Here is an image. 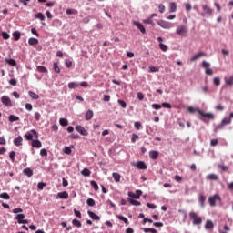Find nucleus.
I'll return each instance as SVG.
<instances>
[{
    "mask_svg": "<svg viewBox=\"0 0 233 233\" xmlns=\"http://www.w3.org/2000/svg\"><path fill=\"white\" fill-rule=\"evenodd\" d=\"M162 106L163 108H169V109L172 108V105L168 102L162 103Z\"/></svg>",
    "mask_w": 233,
    "mask_h": 233,
    "instance_id": "obj_58",
    "label": "nucleus"
},
{
    "mask_svg": "<svg viewBox=\"0 0 233 233\" xmlns=\"http://www.w3.org/2000/svg\"><path fill=\"white\" fill-rule=\"evenodd\" d=\"M177 10V5H176V3L171 2V3L169 4V12H170V13H174V12H176Z\"/></svg>",
    "mask_w": 233,
    "mask_h": 233,
    "instance_id": "obj_25",
    "label": "nucleus"
},
{
    "mask_svg": "<svg viewBox=\"0 0 233 233\" xmlns=\"http://www.w3.org/2000/svg\"><path fill=\"white\" fill-rule=\"evenodd\" d=\"M152 108H154L155 110H161L162 105H159V104H152Z\"/></svg>",
    "mask_w": 233,
    "mask_h": 233,
    "instance_id": "obj_59",
    "label": "nucleus"
},
{
    "mask_svg": "<svg viewBox=\"0 0 233 233\" xmlns=\"http://www.w3.org/2000/svg\"><path fill=\"white\" fill-rule=\"evenodd\" d=\"M59 123L62 127H68V120L66 118H60Z\"/></svg>",
    "mask_w": 233,
    "mask_h": 233,
    "instance_id": "obj_44",
    "label": "nucleus"
},
{
    "mask_svg": "<svg viewBox=\"0 0 233 233\" xmlns=\"http://www.w3.org/2000/svg\"><path fill=\"white\" fill-rule=\"evenodd\" d=\"M86 121H90V119H92V117H94V111L92 110H88L86 113Z\"/></svg>",
    "mask_w": 233,
    "mask_h": 233,
    "instance_id": "obj_24",
    "label": "nucleus"
},
{
    "mask_svg": "<svg viewBox=\"0 0 233 233\" xmlns=\"http://www.w3.org/2000/svg\"><path fill=\"white\" fill-rule=\"evenodd\" d=\"M224 81H225V83H226V85L228 86H233V76H229V77H225L224 78Z\"/></svg>",
    "mask_w": 233,
    "mask_h": 233,
    "instance_id": "obj_22",
    "label": "nucleus"
},
{
    "mask_svg": "<svg viewBox=\"0 0 233 233\" xmlns=\"http://www.w3.org/2000/svg\"><path fill=\"white\" fill-rule=\"evenodd\" d=\"M79 86V84H77V82H70L68 84V88H70L71 90L74 88H77Z\"/></svg>",
    "mask_w": 233,
    "mask_h": 233,
    "instance_id": "obj_40",
    "label": "nucleus"
},
{
    "mask_svg": "<svg viewBox=\"0 0 233 233\" xmlns=\"http://www.w3.org/2000/svg\"><path fill=\"white\" fill-rule=\"evenodd\" d=\"M149 157L151 159H157V157H159V152L156 151V150H152L149 152Z\"/></svg>",
    "mask_w": 233,
    "mask_h": 233,
    "instance_id": "obj_19",
    "label": "nucleus"
},
{
    "mask_svg": "<svg viewBox=\"0 0 233 233\" xmlns=\"http://www.w3.org/2000/svg\"><path fill=\"white\" fill-rule=\"evenodd\" d=\"M65 65L66 68H72V62L70 61V59L66 60Z\"/></svg>",
    "mask_w": 233,
    "mask_h": 233,
    "instance_id": "obj_62",
    "label": "nucleus"
},
{
    "mask_svg": "<svg viewBox=\"0 0 233 233\" xmlns=\"http://www.w3.org/2000/svg\"><path fill=\"white\" fill-rule=\"evenodd\" d=\"M5 61L7 63V65H10V66H15L17 65V62H15V60L12 58H5Z\"/></svg>",
    "mask_w": 233,
    "mask_h": 233,
    "instance_id": "obj_29",
    "label": "nucleus"
},
{
    "mask_svg": "<svg viewBox=\"0 0 233 233\" xmlns=\"http://www.w3.org/2000/svg\"><path fill=\"white\" fill-rule=\"evenodd\" d=\"M81 174H82V176L88 177V176H90V174H92V172L88 168H84L81 171Z\"/></svg>",
    "mask_w": 233,
    "mask_h": 233,
    "instance_id": "obj_39",
    "label": "nucleus"
},
{
    "mask_svg": "<svg viewBox=\"0 0 233 233\" xmlns=\"http://www.w3.org/2000/svg\"><path fill=\"white\" fill-rule=\"evenodd\" d=\"M9 157H10V159H11V161H15V151H11L10 153H9Z\"/></svg>",
    "mask_w": 233,
    "mask_h": 233,
    "instance_id": "obj_57",
    "label": "nucleus"
},
{
    "mask_svg": "<svg viewBox=\"0 0 233 233\" xmlns=\"http://www.w3.org/2000/svg\"><path fill=\"white\" fill-rule=\"evenodd\" d=\"M159 48H160V50H162V52H167L168 51V46H167L163 43H159Z\"/></svg>",
    "mask_w": 233,
    "mask_h": 233,
    "instance_id": "obj_42",
    "label": "nucleus"
},
{
    "mask_svg": "<svg viewBox=\"0 0 233 233\" xmlns=\"http://www.w3.org/2000/svg\"><path fill=\"white\" fill-rule=\"evenodd\" d=\"M202 67L205 69V71L207 72V70L210 69V63L207 62V61H203L202 62Z\"/></svg>",
    "mask_w": 233,
    "mask_h": 233,
    "instance_id": "obj_41",
    "label": "nucleus"
},
{
    "mask_svg": "<svg viewBox=\"0 0 233 233\" xmlns=\"http://www.w3.org/2000/svg\"><path fill=\"white\" fill-rule=\"evenodd\" d=\"M64 153L69 156L70 154H72V148H70V147H66L64 148Z\"/></svg>",
    "mask_w": 233,
    "mask_h": 233,
    "instance_id": "obj_56",
    "label": "nucleus"
},
{
    "mask_svg": "<svg viewBox=\"0 0 233 233\" xmlns=\"http://www.w3.org/2000/svg\"><path fill=\"white\" fill-rule=\"evenodd\" d=\"M189 218L192 219L193 225H201V223H203V218L198 216V213L196 212H190Z\"/></svg>",
    "mask_w": 233,
    "mask_h": 233,
    "instance_id": "obj_3",
    "label": "nucleus"
},
{
    "mask_svg": "<svg viewBox=\"0 0 233 233\" xmlns=\"http://www.w3.org/2000/svg\"><path fill=\"white\" fill-rule=\"evenodd\" d=\"M158 10H159L160 14L165 13V10H166L165 5H164L163 4H160V5H158Z\"/></svg>",
    "mask_w": 233,
    "mask_h": 233,
    "instance_id": "obj_60",
    "label": "nucleus"
},
{
    "mask_svg": "<svg viewBox=\"0 0 233 233\" xmlns=\"http://www.w3.org/2000/svg\"><path fill=\"white\" fill-rule=\"evenodd\" d=\"M202 17H205L207 15H209V17H212L214 15V9L208 6V5H202Z\"/></svg>",
    "mask_w": 233,
    "mask_h": 233,
    "instance_id": "obj_1",
    "label": "nucleus"
},
{
    "mask_svg": "<svg viewBox=\"0 0 233 233\" xmlns=\"http://www.w3.org/2000/svg\"><path fill=\"white\" fill-rule=\"evenodd\" d=\"M24 174L25 176H27V177H32V176H34V171L27 167L24 169Z\"/></svg>",
    "mask_w": 233,
    "mask_h": 233,
    "instance_id": "obj_26",
    "label": "nucleus"
},
{
    "mask_svg": "<svg viewBox=\"0 0 233 233\" xmlns=\"http://www.w3.org/2000/svg\"><path fill=\"white\" fill-rule=\"evenodd\" d=\"M201 109L194 107V106H189L187 108V111L189 112V114H196V112H198V114H199Z\"/></svg>",
    "mask_w": 233,
    "mask_h": 233,
    "instance_id": "obj_28",
    "label": "nucleus"
},
{
    "mask_svg": "<svg viewBox=\"0 0 233 233\" xmlns=\"http://www.w3.org/2000/svg\"><path fill=\"white\" fill-rule=\"evenodd\" d=\"M45 187H46V183H44V182H40L37 185L38 190H43V188H45Z\"/></svg>",
    "mask_w": 233,
    "mask_h": 233,
    "instance_id": "obj_54",
    "label": "nucleus"
},
{
    "mask_svg": "<svg viewBox=\"0 0 233 233\" xmlns=\"http://www.w3.org/2000/svg\"><path fill=\"white\" fill-rule=\"evenodd\" d=\"M53 69L55 70V72L56 74H60L61 73V68H59V64H57V62H55L53 64Z\"/></svg>",
    "mask_w": 233,
    "mask_h": 233,
    "instance_id": "obj_34",
    "label": "nucleus"
},
{
    "mask_svg": "<svg viewBox=\"0 0 233 233\" xmlns=\"http://www.w3.org/2000/svg\"><path fill=\"white\" fill-rule=\"evenodd\" d=\"M219 143V140H218V139H212L211 141H210V145H211V147H217V145Z\"/></svg>",
    "mask_w": 233,
    "mask_h": 233,
    "instance_id": "obj_63",
    "label": "nucleus"
},
{
    "mask_svg": "<svg viewBox=\"0 0 233 233\" xmlns=\"http://www.w3.org/2000/svg\"><path fill=\"white\" fill-rule=\"evenodd\" d=\"M36 70H37V72H40V74H47L48 73V69H46V67H45L43 66H37Z\"/></svg>",
    "mask_w": 233,
    "mask_h": 233,
    "instance_id": "obj_23",
    "label": "nucleus"
},
{
    "mask_svg": "<svg viewBox=\"0 0 233 233\" xmlns=\"http://www.w3.org/2000/svg\"><path fill=\"white\" fill-rule=\"evenodd\" d=\"M76 130L81 134V136H88V131L85 129L82 126H76Z\"/></svg>",
    "mask_w": 233,
    "mask_h": 233,
    "instance_id": "obj_15",
    "label": "nucleus"
},
{
    "mask_svg": "<svg viewBox=\"0 0 233 233\" xmlns=\"http://www.w3.org/2000/svg\"><path fill=\"white\" fill-rule=\"evenodd\" d=\"M86 203H87L88 207H94L96 205V201L93 198H88L86 200Z\"/></svg>",
    "mask_w": 233,
    "mask_h": 233,
    "instance_id": "obj_50",
    "label": "nucleus"
},
{
    "mask_svg": "<svg viewBox=\"0 0 233 233\" xmlns=\"http://www.w3.org/2000/svg\"><path fill=\"white\" fill-rule=\"evenodd\" d=\"M205 228L206 230H212L214 228V222L212 220H207Z\"/></svg>",
    "mask_w": 233,
    "mask_h": 233,
    "instance_id": "obj_20",
    "label": "nucleus"
},
{
    "mask_svg": "<svg viewBox=\"0 0 233 233\" xmlns=\"http://www.w3.org/2000/svg\"><path fill=\"white\" fill-rule=\"evenodd\" d=\"M87 214L91 219H95L96 221H99V219H101V217L94 213V211H87Z\"/></svg>",
    "mask_w": 233,
    "mask_h": 233,
    "instance_id": "obj_16",
    "label": "nucleus"
},
{
    "mask_svg": "<svg viewBox=\"0 0 233 233\" xmlns=\"http://www.w3.org/2000/svg\"><path fill=\"white\" fill-rule=\"evenodd\" d=\"M144 23H146V25H151L152 26H156V23H154V20L151 17L144 20Z\"/></svg>",
    "mask_w": 233,
    "mask_h": 233,
    "instance_id": "obj_43",
    "label": "nucleus"
},
{
    "mask_svg": "<svg viewBox=\"0 0 233 233\" xmlns=\"http://www.w3.org/2000/svg\"><path fill=\"white\" fill-rule=\"evenodd\" d=\"M72 225L74 227H76L77 228H81V221H79L78 219L75 218L72 220Z\"/></svg>",
    "mask_w": 233,
    "mask_h": 233,
    "instance_id": "obj_33",
    "label": "nucleus"
},
{
    "mask_svg": "<svg viewBox=\"0 0 233 233\" xmlns=\"http://www.w3.org/2000/svg\"><path fill=\"white\" fill-rule=\"evenodd\" d=\"M176 34H177V35H181V37H187V34H188V27L187 25H178L176 29Z\"/></svg>",
    "mask_w": 233,
    "mask_h": 233,
    "instance_id": "obj_2",
    "label": "nucleus"
},
{
    "mask_svg": "<svg viewBox=\"0 0 233 233\" xmlns=\"http://www.w3.org/2000/svg\"><path fill=\"white\" fill-rule=\"evenodd\" d=\"M28 43L31 46H35V45H39V40L36 38H29Z\"/></svg>",
    "mask_w": 233,
    "mask_h": 233,
    "instance_id": "obj_27",
    "label": "nucleus"
},
{
    "mask_svg": "<svg viewBox=\"0 0 233 233\" xmlns=\"http://www.w3.org/2000/svg\"><path fill=\"white\" fill-rule=\"evenodd\" d=\"M0 198L2 199H10V195H8V193H6V192H4V193L0 194Z\"/></svg>",
    "mask_w": 233,
    "mask_h": 233,
    "instance_id": "obj_49",
    "label": "nucleus"
},
{
    "mask_svg": "<svg viewBox=\"0 0 233 233\" xmlns=\"http://www.w3.org/2000/svg\"><path fill=\"white\" fill-rule=\"evenodd\" d=\"M142 194H143V191L137 189L135 194L136 199H139L141 198Z\"/></svg>",
    "mask_w": 233,
    "mask_h": 233,
    "instance_id": "obj_53",
    "label": "nucleus"
},
{
    "mask_svg": "<svg viewBox=\"0 0 233 233\" xmlns=\"http://www.w3.org/2000/svg\"><path fill=\"white\" fill-rule=\"evenodd\" d=\"M9 121L11 123H14V121H19V116H16L15 115H10L9 116Z\"/></svg>",
    "mask_w": 233,
    "mask_h": 233,
    "instance_id": "obj_45",
    "label": "nucleus"
},
{
    "mask_svg": "<svg viewBox=\"0 0 233 233\" xmlns=\"http://www.w3.org/2000/svg\"><path fill=\"white\" fill-rule=\"evenodd\" d=\"M214 86H219V85H221V78L219 77H215L213 80Z\"/></svg>",
    "mask_w": 233,
    "mask_h": 233,
    "instance_id": "obj_46",
    "label": "nucleus"
},
{
    "mask_svg": "<svg viewBox=\"0 0 233 233\" xmlns=\"http://www.w3.org/2000/svg\"><path fill=\"white\" fill-rule=\"evenodd\" d=\"M137 139H139V136H137V134H133L132 137H131L132 143H136V141H137Z\"/></svg>",
    "mask_w": 233,
    "mask_h": 233,
    "instance_id": "obj_61",
    "label": "nucleus"
},
{
    "mask_svg": "<svg viewBox=\"0 0 233 233\" xmlns=\"http://www.w3.org/2000/svg\"><path fill=\"white\" fill-rule=\"evenodd\" d=\"M31 147H33V148H41V147H43V143H41V140L36 138L31 141Z\"/></svg>",
    "mask_w": 233,
    "mask_h": 233,
    "instance_id": "obj_11",
    "label": "nucleus"
},
{
    "mask_svg": "<svg viewBox=\"0 0 233 233\" xmlns=\"http://www.w3.org/2000/svg\"><path fill=\"white\" fill-rule=\"evenodd\" d=\"M205 56H207L205 52H199L198 54L191 57L190 61L191 62L198 61V59H199L200 57H205Z\"/></svg>",
    "mask_w": 233,
    "mask_h": 233,
    "instance_id": "obj_14",
    "label": "nucleus"
},
{
    "mask_svg": "<svg viewBox=\"0 0 233 233\" xmlns=\"http://www.w3.org/2000/svg\"><path fill=\"white\" fill-rule=\"evenodd\" d=\"M40 156H42V157H46V156H48V151H46V148L41 149Z\"/></svg>",
    "mask_w": 233,
    "mask_h": 233,
    "instance_id": "obj_52",
    "label": "nucleus"
},
{
    "mask_svg": "<svg viewBox=\"0 0 233 233\" xmlns=\"http://www.w3.org/2000/svg\"><path fill=\"white\" fill-rule=\"evenodd\" d=\"M144 232L145 233H148V232H151V233H157V230L154 229V228H144Z\"/></svg>",
    "mask_w": 233,
    "mask_h": 233,
    "instance_id": "obj_51",
    "label": "nucleus"
},
{
    "mask_svg": "<svg viewBox=\"0 0 233 233\" xmlns=\"http://www.w3.org/2000/svg\"><path fill=\"white\" fill-rule=\"evenodd\" d=\"M116 218L120 221H124V223H126V225H128V218H125L123 215H117Z\"/></svg>",
    "mask_w": 233,
    "mask_h": 233,
    "instance_id": "obj_38",
    "label": "nucleus"
},
{
    "mask_svg": "<svg viewBox=\"0 0 233 233\" xmlns=\"http://www.w3.org/2000/svg\"><path fill=\"white\" fill-rule=\"evenodd\" d=\"M29 96L31 97V99H39V95H37L36 93L33 92V91H29L28 92Z\"/></svg>",
    "mask_w": 233,
    "mask_h": 233,
    "instance_id": "obj_35",
    "label": "nucleus"
},
{
    "mask_svg": "<svg viewBox=\"0 0 233 233\" xmlns=\"http://www.w3.org/2000/svg\"><path fill=\"white\" fill-rule=\"evenodd\" d=\"M137 168H138V170H147V164L143 161H138L137 163Z\"/></svg>",
    "mask_w": 233,
    "mask_h": 233,
    "instance_id": "obj_18",
    "label": "nucleus"
},
{
    "mask_svg": "<svg viewBox=\"0 0 233 233\" xmlns=\"http://www.w3.org/2000/svg\"><path fill=\"white\" fill-rule=\"evenodd\" d=\"M198 119H200V121H205V118L206 117L207 119H214V114L213 113H205V111L203 110H200L198 111Z\"/></svg>",
    "mask_w": 233,
    "mask_h": 233,
    "instance_id": "obj_5",
    "label": "nucleus"
},
{
    "mask_svg": "<svg viewBox=\"0 0 233 233\" xmlns=\"http://www.w3.org/2000/svg\"><path fill=\"white\" fill-rule=\"evenodd\" d=\"M56 198H58L59 199H68V192H58Z\"/></svg>",
    "mask_w": 233,
    "mask_h": 233,
    "instance_id": "obj_17",
    "label": "nucleus"
},
{
    "mask_svg": "<svg viewBox=\"0 0 233 233\" xmlns=\"http://www.w3.org/2000/svg\"><path fill=\"white\" fill-rule=\"evenodd\" d=\"M35 19H40V21H45V15H43V13H38L35 15Z\"/></svg>",
    "mask_w": 233,
    "mask_h": 233,
    "instance_id": "obj_47",
    "label": "nucleus"
},
{
    "mask_svg": "<svg viewBox=\"0 0 233 233\" xmlns=\"http://www.w3.org/2000/svg\"><path fill=\"white\" fill-rule=\"evenodd\" d=\"M66 13L67 15H76V14H78L77 10L76 9H66Z\"/></svg>",
    "mask_w": 233,
    "mask_h": 233,
    "instance_id": "obj_37",
    "label": "nucleus"
},
{
    "mask_svg": "<svg viewBox=\"0 0 233 233\" xmlns=\"http://www.w3.org/2000/svg\"><path fill=\"white\" fill-rule=\"evenodd\" d=\"M113 178L115 179L116 183H119L121 181V175L119 173H113Z\"/></svg>",
    "mask_w": 233,
    "mask_h": 233,
    "instance_id": "obj_30",
    "label": "nucleus"
},
{
    "mask_svg": "<svg viewBox=\"0 0 233 233\" xmlns=\"http://www.w3.org/2000/svg\"><path fill=\"white\" fill-rule=\"evenodd\" d=\"M91 187L94 188V190H99V186L96 184V181L92 180L90 182Z\"/></svg>",
    "mask_w": 233,
    "mask_h": 233,
    "instance_id": "obj_48",
    "label": "nucleus"
},
{
    "mask_svg": "<svg viewBox=\"0 0 233 233\" xmlns=\"http://www.w3.org/2000/svg\"><path fill=\"white\" fill-rule=\"evenodd\" d=\"M34 136L35 137V139L39 138V134H37V131H35V129H32L30 132H27L25 135V137L27 141H34Z\"/></svg>",
    "mask_w": 233,
    "mask_h": 233,
    "instance_id": "obj_4",
    "label": "nucleus"
},
{
    "mask_svg": "<svg viewBox=\"0 0 233 233\" xmlns=\"http://www.w3.org/2000/svg\"><path fill=\"white\" fill-rule=\"evenodd\" d=\"M13 37L15 41H19L21 39V32L15 31L13 33Z\"/></svg>",
    "mask_w": 233,
    "mask_h": 233,
    "instance_id": "obj_31",
    "label": "nucleus"
},
{
    "mask_svg": "<svg viewBox=\"0 0 233 233\" xmlns=\"http://www.w3.org/2000/svg\"><path fill=\"white\" fill-rule=\"evenodd\" d=\"M218 168H219L221 172H228V167L225 164L218 165Z\"/></svg>",
    "mask_w": 233,
    "mask_h": 233,
    "instance_id": "obj_32",
    "label": "nucleus"
},
{
    "mask_svg": "<svg viewBox=\"0 0 233 233\" xmlns=\"http://www.w3.org/2000/svg\"><path fill=\"white\" fill-rule=\"evenodd\" d=\"M117 103L122 106V108H127V102L124 100L118 99Z\"/></svg>",
    "mask_w": 233,
    "mask_h": 233,
    "instance_id": "obj_55",
    "label": "nucleus"
},
{
    "mask_svg": "<svg viewBox=\"0 0 233 233\" xmlns=\"http://www.w3.org/2000/svg\"><path fill=\"white\" fill-rule=\"evenodd\" d=\"M157 24L158 25V26H161V28H164L165 30H170V28L174 26L172 23L167 22L165 20H158Z\"/></svg>",
    "mask_w": 233,
    "mask_h": 233,
    "instance_id": "obj_7",
    "label": "nucleus"
},
{
    "mask_svg": "<svg viewBox=\"0 0 233 233\" xmlns=\"http://www.w3.org/2000/svg\"><path fill=\"white\" fill-rule=\"evenodd\" d=\"M74 214L76 218H78L79 219H81V211L77 210V209H74Z\"/></svg>",
    "mask_w": 233,
    "mask_h": 233,
    "instance_id": "obj_64",
    "label": "nucleus"
},
{
    "mask_svg": "<svg viewBox=\"0 0 233 233\" xmlns=\"http://www.w3.org/2000/svg\"><path fill=\"white\" fill-rule=\"evenodd\" d=\"M232 119L229 117L224 118L222 122L216 127V130H222V128H225L226 125H230Z\"/></svg>",
    "mask_w": 233,
    "mask_h": 233,
    "instance_id": "obj_8",
    "label": "nucleus"
},
{
    "mask_svg": "<svg viewBox=\"0 0 233 233\" xmlns=\"http://www.w3.org/2000/svg\"><path fill=\"white\" fill-rule=\"evenodd\" d=\"M13 143L15 147H21L23 145V137L18 136L13 140Z\"/></svg>",
    "mask_w": 233,
    "mask_h": 233,
    "instance_id": "obj_13",
    "label": "nucleus"
},
{
    "mask_svg": "<svg viewBox=\"0 0 233 233\" xmlns=\"http://www.w3.org/2000/svg\"><path fill=\"white\" fill-rule=\"evenodd\" d=\"M218 201L221 202V197L218 194L210 196L208 198L210 207H216V203H218Z\"/></svg>",
    "mask_w": 233,
    "mask_h": 233,
    "instance_id": "obj_6",
    "label": "nucleus"
},
{
    "mask_svg": "<svg viewBox=\"0 0 233 233\" xmlns=\"http://www.w3.org/2000/svg\"><path fill=\"white\" fill-rule=\"evenodd\" d=\"M15 219H17V221H18V223H19L20 225H21V224H24V225L28 224V220L25 219V215H24V214H18V215H16Z\"/></svg>",
    "mask_w": 233,
    "mask_h": 233,
    "instance_id": "obj_10",
    "label": "nucleus"
},
{
    "mask_svg": "<svg viewBox=\"0 0 233 233\" xmlns=\"http://www.w3.org/2000/svg\"><path fill=\"white\" fill-rule=\"evenodd\" d=\"M133 25L138 28L141 34H146L147 30L145 29V26H143V24L135 21L133 22Z\"/></svg>",
    "mask_w": 233,
    "mask_h": 233,
    "instance_id": "obj_12",
    "label": "nucleus"
},
{
    "mask_svg": "<svg viewBox=\"0 0 233 233\" xmlns=\"http://www.w3.org/2000/svg\"><path fill=\"white\" fill-rule=\"evenodd\" d=\"M1 102L5 106H12V100L7 96H3L1 97Z\"/></svg>",
    "mask_w": 233,
    "mask_h": 233,
    "instance_id": "obj_9",
    "label": "nucleus"
},
{
    "mask_svg": "<svg viewBox=\"0 0 233 233\" xmlns=\"http://www.w3.org/2000/svg\"><path fill=\"white\" fill-rule=\"evenodd\" d=\"M206 179H208L209 181H218V175L211 173L206 177Z\"/></svg>",
    "mask_w": 233,
    "mask_h": 233,
    "instance_id": "obj_21",
    "label": "nucleus"
},
{
    "mask_svg": "<svg viewBox=\"0 0 233 233\" xmlns=\"http://www.w3.org/2000/svg\"><path fill=\"white\" fill-rule=\"evenodd\" d=\"M128 201L131 205H134L135 207H139L141 205V202L133 198H128Z\"/></svg>",
    "mask_w": 233,
    "mask_h": 233,
    "instance_id": "obj_36",
    "label": "nucleus"
}]
</instances>
